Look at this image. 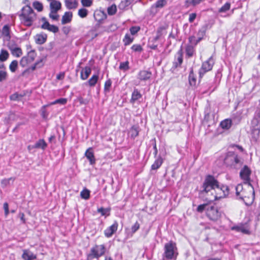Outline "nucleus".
Returning <instances> with one entry per match:
<instances>
[{"label":"nucleus","mask_w":260,"mask_h":260,"mask_svg":"<svg viewBox=\"0 0 260 260\" xmlns=\"http://www.w3.org/2000/svg\"><path fill=\"white\" fill-rule=\"evenodd\" d=\"M81 197L85 200H87L90 197V191L87 189H84L80 192Z\"/></svg>","instance_id":"4c0bfd02"},{"label":"nucleus","mask_w":260,"mask_h":260,"mask_svg":"<svg viewBox=\"0 0 260 260\" xmlns=\"http://www.w3.org/2000/svg\"><path fill=\"white\" fill-rule=\"evenodd\" d=\"M140 228V224L138 221H136L135 224L132 226L131 230L133 234L136 232Z\"/></svg>","instance_id":"5fc2aeb1"},{"label":"nucleus","mask_w":260,"mask_h":260,"mask_svg":"<svg viewBox=\"0 0 260 260\" xmlns=\"http://www.w3.org/2000/svg\"><path fill=\"white\" fill-rule=\"evenodd\" d=\"M91 72V69L89 67H85L81 72L80 77L82 80H85L88 78Z\"/></svg>","instance_id":"f3484780"},{"label":"nucleus","mask_w":260,"mask_h":260,"mask_svg":"<svg viewBox=\"0 0 260 260\" xmlns=\"http://www.w3.org/2000/svg\"><path fill=\"white\" fill-rule=\"evenodd\" d=\"M99 76L98 75H93L88 81V84L90 86H94L98 82Z\"/></svg>","instance_id":"7c9ffc66"},{"label":"nucleus","mask_w":260,"mask_h":260,"mask_svg":"<svg viewBox=\"0 0 260 260\" xmlns=\"http://www.w3.org/2000/svg\"><path fill=\"white\" fill-rule=\"evenodd\" d=\"M14 180L15 178L12 177L8 179H3L1 181V185L3 187H5L10 184L11 181L13 182L14 181Z\"/></svg>","instance_id":"ea45409f"},{"label":"nucleus","mask_w":260,"mask_h":260,"mask_svg":"<svg viewBox=\"0 0 260 260\" xmlns=\"http://www.w3.org/2000/svg\"><path fill=\"white\" fill-rule=\"evenodd\" d=\"M201 1L202 0H186L185 4L187 7L195 6L199 4Z\"/></svg>","instance_id":"e433bc0d"},{"label":"nucleus","mask_w":260,"mask_h":260,"mask_svg":"<svg viewBox=\"0 0 260 260\" xmlns=\"http://www.w3.org/2000/svg\"><path fill=\"white\" fill-rule=\"evenodd\" d=\"M166 4L167 2L166 0H158L151 7V9L153 10L155 8H161L164 7Z\"/></svg>","instance_id":"bb28decb"},{"label":"nucleus","mask_w":260,"mask_h":260,"mask_svg":"<svg viewBox=\"0 0 260 260\" xmlns=\"http://www.w3.org/2000/svg\"><path fill=\"white\" fill-rule=\"evenodd\" d=\"M85 156L89 160L90 165H93L95 162L94 154L91 148H89L85 152Z\"/></svg>","instance_id":"2eb2a0df"},{"label":"nucleus","mask_w":260,"mask_h":260,"mask_svg":"<svg viewBox=\"0 0 260 260\" xmlns=\"http://www.w3.org/2000/svg\"><path fill=\"white\" fill-rule=\"evenodd\" d=\"M57 104L61 105H65L67 102V100L66 98H60L57 100Z\"/></svg>","instance_id":"e2e57ef3"},{"label":"nucleus","mask_w":260,"mask_h":260,"mask_svg":"<svg viewBox=\"0 0 260 260\" xmlns=\"http://www.w3.org/2000/svg\"><path fill=\"white\" fill-rule=\"evenodd\" d=\"M43 60H44V58H42V59H40L39 60H38L34 64V65L31 67V70L32 71H34L37 68H39L42 67L44 65Z\"/></svg>","instance_id":"a19ab883"},{"label":"nucleus","mask_w":260,"mask_h":260,"mask_svg":"<svg viewBox=\"0 0 260 260\" xmlns=\"http://www.w3.org/2000/svg\"><path fill=\"white\" fill-rule=\"evenodd\" d=\"M11 53L13 55L16 57H19L22 54V50L20 48L15 47L14 48H11Z\"/></svg>","instance_id":"f704fd0d"},{"label":"nucleus","mask_w":260,"mask_h":260,"mask_svg":"<svg viewBox=\"0 0 260 260\" xmlns=\"http://www.w3.org/2000/svg\"><path fill=\"white\" fill-rule=\"evenodd\" d=\"M250 171L247 166H245L240 171V176L242 179L246 181L249 180Z\"/></svg>","instance_id":"4468645a"},{"label":"nucleus","mask_w":260,"mask_h":260,"mask_svg":"<svg viewBox=\"0 0 260 260\" xmlns=\"http://www.w3.org/2000/svg\"><path fill=\"white\" fill-rule=\"evenodd\" d=\"M118 224L115 221L112 225L107 228L104 231L105 236L107 238L112 237L114 233L117 230Z\"/></svg>","instance_id":"9d476101"},{"label":"nucleus","mask_w":260,"mask_h":260,"mask_svg":"<svg viewBox=\"0 0 260 260\" xmlns=\"http://www.w3.org/2000/svg\"><path fill=\"white\" fill-rule=\"evenodd\" d=\"M62 31L66 35H68L70 31V28L69 27H63L62 28Z\"/></svg>","instance_id":"69168bd1"},{"label":"nucleus","mask_w":260,"mask_h":260,"mask_svg":"<svg viewBox=\"0 0 260 260\" xmlns=\"http://www.w3.org/2000/svg\"><path fill=\"white\" fill-rule=\"evenodd\" d=\"M105 251L106 248L104 245H96L91 248L90 253L88 256L91 258H99L105 254Z\"/></svg>","instance_id":"0eeeda50"},{"label":"nucleus","mask_w":260,"mask_h":260,"mask_svg":"<svg viewBox=\"0 0 260 260\" xmlns=\"http://www.w3.org/2000/svg\"><path fill=\"white\" fill-rule=\"evenodd\" d=\"M17 67L18 61L16 60L12 61L9 66L10 70L13 73L16 71Z\"/></svg>","instance_id":"79ce46f5"},{"label":"nucleus","mask_w":260,"mask_h":260,"mask_svg":"<svg viewBox=\"0 0 260 260\" xmlns=\"http://www.w3.org/2000/svg\"><path fill=\"white\" fill-rule=\"evenodd\" d=\"M36 56H37V54H36V53L35 52V51L34 50H31L28 52V55L26 57L28 58V59L31 62L35 60Z\"/></svg>","instance_id":"49530a36"},{"label":"nucleus","mask_w":260,"mask_h":260,"mask_svg":"<svg viewBox=\"0 0 260 260\" xmlns=\"http://www.w3.org/2000/svg\"><path fill=\"white\" fill-rule=\"evenodd\" d=\"M47 38V35L44 32L37 34L35 36V42L38 44H43L46 42Z\"/></svg>","instance_id":"ddd939ff"},{"label":"nucleus","mask_w":260,"mask_h":260,"mask_svg":"<svg viewBox=\"0 0 260 260\" xmlns=\"http://www.w3.org/2000/svg\"><path fill=\"white\" fill-rule=\"evenodd\" d=\"M183 61V57L182 53H179L177 60L173 62V68L175 69L180 66Z\"/></svg>","instance_id":"cd10ccee"},{"label":"nucleus","mask_w":260,"mask_h":260,"mask_svg":"<svg viewBox=\"0 0 260 260\" xmlns=\"http://www.w3.org/2000/svg\"><path fill=\"white\" fill-rule=\"evenodd\" d=\"M4 208L5 210V215L6 216H7L9 213V206L7 203H5L4 204Z\"/></svg>","instance_id":"680f3d73"},{"label":"nucleus","mask_w":260,"mask_h":260,"mask_svg":"<svg viewBox=\"0 0 260 260\" xmlns=\"http://www.w3.org/2000/svg\"><path fill=\"white\" fill-rule=\"evenodd\" d=\"M132 49L135 52H141L142 48L140 45L135 44L132 46Z\"/></svg>","instance_id":"4d7b16f0"},{"label":"nucleus","mask_w":260,"mask_h":260,"mask_svg":"<svg viewBox=\"0 0 260 260\" xmlns=\"http://www.w3.org/2000/svg\"><path fill=\"white\" fill-rule=\"evenodd\" d=\"M73 17V14L71 12H66L62 17L61 23L65 24L70 23Z\"/></svg>","instance_id":"dca6fc26"},{"label":"nucleus","mask_w":260,"mask_h":260,"mask_svg":"<svg viewBox=\"0 0 260 260\" xmlns=\"http://www.w3.org/2000/svg\"><path fill=\"white\" fill-rule=\"evenodd\" d=\"M2 35L4 41H9L10 39V28L8 25H5L2 29Z\"/></svg>","instance_id":"5701e85b"},{"label":"nucleus","mask_w":260,"mask_h":260,"mask_svg":"<svg viewBox=\"0 0 260 260\" xmlns=\"http://www.w3.org/2000/svg\"><path fill=\"white\" fill-rule=\"evenodd\" d=\"M7 74L6 72L1 70L0 71V82L5 80L7 77Z\"/></svg>","instance_id":"13d9d810"},{"label":"nucleus","mask_w":260,"mask_h":260,"mask_svg":"<svg viewBox=\"0 0 260 260\" xmlns=\"http://www.w3.org/2000/svg\"><path fill=\"white\" fill-rule=\"evenodd\" d=\"M197 17V14L196 13H191L189 15V19L188 21L189 22L192 23L193 22V21L195 20L196 18Z\"/></svg>","instance_id":"bf43d9fd"},{"label":"nucleus","mask_w":260,"mask_h":260,"mask_svg":"<svg viewBox=\"0 0 260 260\" xmlns=\"http://www.w3.org/2000/svg\"><path fill=\"white\" fill-rule=\"evenodd\" d=\"M231 7V4L230 3H226L223 6H222L220 9L219 12L220 13L225 12L229 10Z\"/></svg>","instance_id":"a18cd8bd"},{"label":"nucleus","mask_w":260,"mask_h":260,"mask_svg":"<svg viewBox=\"0 0 260 260\" xmlns=\"http://www.w3.org/2000/svg\"><path fill=\"white\" fill-rule=\"evenodd\" d=\"M32 6L38 12H41L43 10V4L39 1H35L32 3Z\"/></svg>","instance_id":"c9c22d12"},{"label":"nucleus","mask_w":260,"mask_h":260,"mask_svg":"<svg viewBox=\"0 0 260 260\" xmlns=\"http://www.w3.org/2000/svg\"><path fill=\"white\" fill-rule=\"evenodd\" d=\"M151 76V73L147 71H141L139 72L138 78L141 80H147Z\"/></svg>","instance_id":"412c9836"},{"label":"nucleus","mask_w":260,"mask_h":260,"mask_svg":"<svg viewBox=\"0 0 260 260\" xmlns=\"http://www.w3.org/2000/svg\"><path fill=\"white\" fill-rule=\"evenodd\" d=\"M214 61L212 57H210L207 61L204 62L199 71V76L202 78L207 72L212 70Z\"/></svg>","instance_id":"6e6552de"},{"label":"nucleus","mask_w":260,"mask_h":260,"mask_svg":"<svg viewBox=\"0 0 260 260\" xmlns=\"http://www.w3.org/2000/svg\"><path fill=\"white\" fill-rule=\"evenodd\" d=\"M189 83L190 86H194L196 85V77L193 72V70H191L188 76Z\"/></svg>","instance_id":"393cba45"},{"label":"nucleus","mask_w":260,"mask_h":260,"mask_svg":"<svg viewBox=\"0 0 260 260\" xmlns=\"http://www.w3.org/2000/svg\"><path fill=\"white\" fill-rule=\"evenodd\" d=\"M232 230H235L238 232H241L245 234H250L249 226L247 223L241 224L232 228Z\"/></svg>","instance_id":"9b49d317"},{"label":"nucleus","mask_w":260,"mask_h":260,"mask_svg":"<svg viewBox=\"0 0 260 260\" xmlns=\"http://www.w3.org/2000/svg\"><path fill=\"white\" fill-rule=\"evenodd\" d=\"M22 258L24 260H34L37 258V255L29 249H23Z\"/></svg>","instance_id":"f8f14e48"},{"label":"nucleus","mask_w":260,"mask_h":260,"mask_svg":"<svg viewBox=\"0 0 260 260\" xmlns=\"http://www.w3.org/2000/svg\"><path fill=\"white\" fill-rule=\"evenodd\" d=\"M47 147V144L45 141L43 139L39 140L36 143L34 146H32L33 148H42L45 149Z\"/></svg>","instance_id":"b1692460"},{"label":"nucleus","mask_w":260,"mask_h":260,"mask_svg":"<svg viewBox=\"0 0 260 260\" xmlns=\"http://www.w3.org/2000/svg\"><path fill=\"white\" fill-rule=\"evenodd\" d=\"M232 125V121L229 119H225L220 123L221 127L223 129H228L230 128Z\"/></svg>","instance_id":"c756f323"},{"label":"nucleus","mask_w":260,"mask_h":260,"mask_svg":"<svg viewBox=\"0 0 260 260\" xmlns=\"http://www.w3.org/2000/svg\"><path fill=\"white\" fill-rule=\"evenodd\" d=\"M78 14L81 18H85L87 16L88 10L85 8H81L78 10Z\"/></svg>","instance_id":"37998d69"},{"label":"nucleus","mask_w":260,"mask_h":260,"mask_svg":"<svg viewBox=\"0 0 260 260\" xmlns=\"http://www.w3.org/2000/svg\"><path fill=\"white\" fill-rule=\"evenodd\" d=\"M205 34V30L204 29H201L199 31L198 35L199 36L198 37H202V38L203 37V36Z\"/></svg>","instance_id":"338daca9"},{"label":"nucleus","mask_w":260,"mask_h":260,"mask_svg":"<svg viewBox=\"0 0 260 260\" xmlns=\"http://www.w3.org/2000/svg\"><path fill=\"white\" fill-rule=\"evenodd\" d=\"M98 212L102 214V215L104 216L106 215L107 213L108 212V210L107 209L100 208L98 209Z\"/></svg>","instance_id":"052dcab7"},{"label":"nucleus","mask_w":260,"mask_h":260,"mask_svg":"<svg viewBox=\"0 0 260 260\" xmlns=\"http://www.w3.org/2000/svg\"><path fill=\"white\" fill-rule=\"evenodd\" d=\"M117 12V7L115 4H113L107 9V12L109 15H113Z\"/></svg>","instance_id":"58836bf2"},{"label":"nucleus","mask_w":260,"mask_h":260,"mask_svg":"<svg viewBox=\"0 0 260 260\" xmlns=\"http://www.w3.org/2000/svg\"><path fill=\"white\" fill-rule=\"evenodd\" d=\"M140 30V27L134 26L130 28L129 31L132 35H135Z\"/></svg>","instance_id":"de8ad7c7"},{"label":"nucleus","mask_w":260,"mask_h":260,"mask_svg":"<svg viewBox=\"0 0 260 260\" xmlns=\"http://www.w3.org/2000/svg\"><path fill=\"white\" fill-rule=\"evenodd\" d=\"M188 40L190 44V45L195 46L202 40V37H198V39H197L196 37L192 36L189 37Z\"/></svg>","instance_id":"2f4dec72"},{"label":"nucleus","mask_w":260,"mask_h":260,"mask_svg":"<svg viewBox=\"0 0 260 260\" xmlns=\"http://www.w3.org/2000/svg\"><path fill=\"white\" fill-rule=\"evenodd\" d=\"M21 22L24 25L31 26L37 19V15L29 6L23 7L21 10V13L19 15Z\"/></svg>","instance_id":"7ed1b4c3"},{"label":"nucleus","mask_w":260,"mask_h":260,"mask_svg":"<svg viewBox=\"0 0 260 260\" xmlns=\"http://www.w3.org/2000/svg\"><path fill=\"white\" fill-rule=\"evenodd\" d=\"M134 37H131V36L126 34H125L123 39V42L125 46L129 45L132 43L134 40Z\"/></svg>","instance_id":"473e14b6"},{"label":"nucleus","mask_w":260,"mask_h":260,"mask_svg":"<svg viewBox=\"0 0 260 260\" xmlns=\"http://www.w3.org/2000/svg\"><path fill=\"white\" fill-rule=\"evenodd\" d=\"M243 190V186L241 184H238L236 187V193L237 197H239V198L244 201V199L246 197Z\"/></svg>","instance_id":"a211bd4d"},{"label":"nucleus","mask_w":260,"mask_h":260,"mask_svg":"<svg viewBox=\"0 0 260 260\" xmlns=\"http://www.w3.org/2000/svg\"><path fill=\"white\" fill-rule=\"evenodd\" d=\"M64 77V73H60L58 75H57L56 78L58 80H62Z\"/></svg>","instance_id":"774afa93"},{"label":"nucleus","mask_w":260,"mask_h":260,"mask_svg":"<svg viewBox=\"0 0 260 260\" xmlns=\"http://www.w3.org/2000/svg\"><path fill=\"white\" fill-rule=\"evenodd\" d=\"M130 134L132 137L135 138L139 134V131L136 127H133L130 130Z\"/></svg>","instance_id":"8fccbe9b"},{"label":"nucleus","mask_w":260,"mask_h":260,"mask_svg":"<svg viewBox=\"0 0 260 260\" xmlns=\"http://www.w3.org/2000/svg\"><path fill=\"white\" fill-rule=\"evenodd\" d=\"M57 12H54L53 10H50V12L49 13V17L54 20H57L58 19L59 16L57 14Z\"/></svg>","instance_id":"09e8293b"},{"label":"nucleus","mask_w":260,"mask_h":260,"mask_svg":"<svg viewBox=\"0 0 260 260\" xmlns=\"http://www.w3.org/2000/svg\"><path fill=\"white\" fill-rule=\"evenodd\" d=\"M111 81L110 80H107L104 85V90L106 92H108L109 91L110 88L111 86Z\"/></svg>","instance_id":"864d4df0"},{"label":"nucleus","mask_w":260,"mask_h":260,"mask_svg":"<svg viewBox=\"0 0 260 260\" xmlns=\"http://www.w3.org/2000/svg\"><path fill=\"white\" fill-rule=\"evenodd\" d=\"M65 6L68 9H75L78 6L77 0H65Z\"/></svg>","instance_id":"aec40b11"},{"label":"nucleus","mask_w":260,"mask_h":260,"mask_svg":"<svg viewBox=\"0 0 260 260\" xmlns=\"http://www.w3.org/2000/svg\"><path fill=\"white\" fill-rule=\"evenodd\" d=\"M224 162L227 166L235 168L240 167L242 164L238 156L233 152L227 153Z\"/></svg>","instance_id":"423d86ee"},{"label":"nucleus","mask_w":260,"mask_h":260,"mask_svg":"<svg viewBox=\"0 0 260 260\" xmlns=\"http://www.w3.org/2000/svg\"><path fill=\"white\" fill-rule=\"evenodd\" d=\"M61 8V4L58 1H52L50 3V10L54 12H58Z\"/></svg>","instance_id":"6ab92c4d"},{"label":"nucleus","mask_w":260,"mask_h":260,"mask_svg":"<svg viewBox=\"0 0 260 260\" xmlns=\"http://www.w3.org/2000/svg\"><path fill=\"white\" fill-rule=\"evenodd\" d=\"M22 96L21 94L15 93L10 96V99L13 101L20 100Z\"/></svg>","instance_id":"6e6d98bb"},{"label":"nucleus","mask_w":260,"mask_h":260,"mask_svg":"<svg viewBox=\"0 0 260 260\" xmlns=\"http://www.w3.org/2000/svg\"><path fill=\"white\" fill-rule=\"evenodd\" d=\"M119 69L121 70L126 71L129 69L128 62H121L119 66Z\"/></svg>","instance_id":"3c124183"},{"label":"nucleus","mask_w":260,"mask_h":260,"mask_svg":"<svg viewBox=\"0 0 260 260\" xmlns=\"http://www.w3.org/2000/svg\"><path fill=\"white\" fill-rule=\"evenodd\" d=\"M81 3L83 7H89L92 4V0H81Z\"/></svg>","instance_id":"603ef678"},{"label":"nucleus","mask_w":260,"mask_h":260,"mask_svg":"<svg viewBox=\"0 0 260 260\" xmlns=\"http://www.w3.org/2000/svg\"><path fill=\"white\" fill-rule=\"evenodd\" d=\"M9 54L8 52L4 49H2L1 50L0 53V61H6L9 57Z\"/></svg>","instance_id":"c85d7f7f"},{"label":"nucleus","mask_w":260,"mask_h":260,"mask_svg":"<svg viewBox=\"0 0 260 260\" xmlns=\"http://www.w3.org/2000/svg\"><path fill=\"white\" fill-rule=\"evenodd\" d=\"M251 134L253 141L256 142L259 138L260 134V111L255 112L254 117L251 122Z\"/></svg>","instance_id":"39448f33"},{"label":"nucleus","mask_w":260,"mask_h":260,"mask_svg":"<svg viewBox=\"0 0 260 260\" xmlns=\"http://www.w3.org/2000/svg\"><path fill=\"white\" fill-rule=\"evenodd\" d=\"M229 193L226 186L220 185L218 181L211 175L206 177L203 184L201 194L210 202L225 197Z\"/></svg>","instance_id":"f257e3e1"},{"label":"nucleus","mask_w":260,"mask_h":260,"mask_svg":"<svg viewBox=\"0 0 260 260\" xmlns=\"http://www.w3.org/2000/svg\"><path fill=\"white\" fill-rule=\"evenodd\" d=\"M194 46L192 45H187L185 48V52L188 57H190L193 56L194 52Z\"/></svg>","instance_id":"a878e982"},{"label":"nucleus","mask_w":260,"mask_h":260,"mask_svg":"<svg viewBox=\"0 0 260 260\" xmlns=\"http://www.w3.org/2000/svg\"><path fill=\"white\" fill-rule=\"evenodd\" d=\"M162 163V159L161 157H159L155 160L153 164L151 166L152 170H156L159 168Z\"/></svg>","instance_id":"72a5a7b5"},{"label":"nucleus","mask_w":260,"mask_h":260,"mask_svg":"<svg viewBox=\"0 0 260 260\" xmlns=\"http://www.w3.org/2000/svg\"><path fill=\"white\" fill-rule=\"evenodd\" d=\"M31 63V62L26 56H23L20 61V64L22 67H26L28 63Z\"/></svg>","instance_id":"c03bdc74"},{"label":"nucleus","mask_w":260,"mask_h":260,"mask_svg":"<svg viewBox=\"0 0 260 260\" xmlns=\"http://www.w3.org/2000/svg\"><path fill=\"white\" fill-rule=\"evenodd\" d=\"M18 216L20 218L22 223H25L26 222V220L24 218V214L22 212H20L18 214Z\"/></svg>","instance_id":"0e129e2a"},{"label":"nucleus","mask_w":260,"mask_h":260,"mask_svg":"<svg viewBox=\"0 0 260 260\" xmlns=\"http://www.w3.org/2000/svg\"><path fill=\"white\" fill-rule=\"evenodd\" d=\"M199 212L206 211V214L208 218L214 221L219 219L221 216V212L217 207L210 204H203L199 205L197 209Z\"/></svg>","instance_id":"f03ea898"},{"label":"nucleus","mask_w":260,"mask_h":260,"mask_svg":"<svg viewBox=\"0 0 260 260\" xmlns=\"http://www.w3.org/2000/svg\"><path fill=\"white\" fill-rule=\"evenodd\" d=\"M177 255V248L175 242L170 241L165 244L162 260H175Z\"/></svg>","instance_id":"20e7f679"},{"label":"nucleus","mask_w":260,"mask_h":260,"mask_svg":"<svg viewBox=\"0 0 260 260\" xmlns=\"http://www.w3.org/2000/svg\"><path fill=\"white\" fill-rule=\"evenodd\" d=\"M142 98V94L137 89H135L132 93V98L130 100L131 103H135L137 100Z\"/></svg>","instance_id":"4be33fe9"},{"label":"nucleus","mask_w":260,"mask_h":260,"mask_svg":"<svg viewBox=\"0 0 260 260\" xmlns=\"http://www.w3.org/2000/svg\"><path fill=\"white\" fill-rule=\"evenodd\" d=\"M41 21L43 22V24L41 25V28L42 29H47L54 33H56L58 31L59 29L58 27L54 25L50 24L45 17L42 18Z\"/></svg>","instance_id":"1a4fd4ad"}]
</instances>
